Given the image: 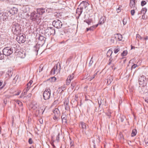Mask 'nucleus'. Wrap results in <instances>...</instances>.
<instances>
[{
  "instance_id": "1",
  "label": "nucleus",
  "mask_w": 148,
  "mask_h": 148,
  "mask_svg": "<svg viewBox=\"0 0 148 148\" xmlns=\"http://www.w3.org/2000/svg\"><path fill=\"white\" fill-rule=\"evenodd\" d=\"M12 27V31L14 34L17 35L21 34V27L19 24L15 22H13Z\"/></svg>"
},
{
  "instance_id": "2",
  "label": "nucleus",
  "mask_w": 148,
  "mask_h": 148,
  "mask_svg": "<svg viewBox=\"0 0 148 148\" xmlns=\"http://www.w3.org/2000/svg\"><path fill=\"white\" fill-rule=\"evenodd\" d=\"M61 66L60 63L58 62L57 64H56L53 68L52 69L51 71V74L54 75L55 74H57L60 73V71Z\"/></svg>"
},
{
  "instance_id": "3",
  "label": "nucleus",
  "mask_w": 148,
  "mask_h": 148,
  "mask_svg": "<svg viewBox=\"0 0 148 148\" xmlns=\"http://www.w3.org/2000/svg\"><path fill=\"white\" fill-rule=\"evenodd\" d=\"M138 81L140 85L143 87V89H146V88L145 86L147 84V82L146 77L143 75L139 77Z\"/></svg>"
},
{
  "instance_id": "4",
  "label": "nucleus",
  "mask_w": 148,
  "mask_h": 148,
  "mask_svg": "<svg viewBox=\"0 0 148 148\" xmlns=\"http://www.w3.org/2000/svg\"><path fill=\"white\" fill-rule=\"evenodd\" d=\"M35 11L32 12L30 14V19L33 21H38L40 20V16Z\"/></svg>"
},
{
  "instance_id": "5",
  "label": "nucleus",
  "mask_w": 148,
  "mask_h": 148,
  "mask_svg": "<svg viewBox=\"0 0 148 148\" xmlns=\"http://www.w3.org/2000/svg\"><path fill=\"white\" fill-rule=\"evenodd\" d=\"M51 10V9L44 8H38L36 9L37 13L41 15H43L45 13L47 12L49 13Z\"/></svg>"
},
{
  "instance_id": "6",
  "label": "nucleus",
  "mask_w": 148,
  "mask_h": 148,
  "mask_svg": "<svg viewBox=\"0 0 148 148\" xmlns=\"http://www.w3.org/2000/svg\"><path fill=\"white\" fill-rule=\"evenodd\" d=\"M13 52V49L10 47H6L3 50V55L5 56H9L12 54Z\"/></svg>"
},
{
  "instance_id": "7",
  "label": "nucleus",
  "mask_w": 148,
  "mask_h": 148,
  "mask_svg": "<svg viewBox=\"0 0 148 148\" xmlns=\"http://www.w3.org/2000/svg\"><path fill=\"white\" fill-rule=\"evenodd\" d=\"M44 99L45 100L49 99L51 96V90L49 88L46 89L43 93Z\"/></svg>"
},
{
  "instance_id": "8",
  "label": "nucleus",
  "mask_w": 148,
  "mask_h": 148,
  "mask_svg": "<svg viewBox=\"0 0 148 148\" xmlns=\"http://www.w3.org/2000/svg\"><path fill=\"white\" fill-rule=\"evenodd\" d=\"M113 53V51L111 49H109L107 53V56L108 57H110L109 61H110V63L112 61H115L117 57V56H116L114 57L113 58L112 56V55Z\"/></svg>"
},
{
  "instance_id": "9",
  "label": "nucleus",
  "mask_w": 148,
  "mask_h": 148,
  "mask_svg": "<svg viewBox=\"0 0 148 148\" xmlns=\"http://www.w3.org/2000/svg\"><path fill=\"white\" fill-rule=\"evenodd\" d=\"M19 34L16 38L17 41L19 43H24L25 41V37L24 35L21 34Z\"/></svg>"
},
{
  "instance_id": "10",
  "label": "nucleus",
  "mask_w": 148,
  "mask_h": 148,
  "mask_svg": "<svg viewBox=\"0 0 148 148\" xmlns=\"http://www.w3.org/2000/svg\"><path fill=\"white\" fill-rule=\"evenodd\" d=\"M52 25L55 27L59 29L61 27L62 25V23L59 20H56L53 21Z\"/></svg>"
},
{
  "instance_id": "11",
  "label": "nucleus",
  "mask_w": 148,
  "mask_h": 148,
  "mask_svg": "<svg viewBox=\"0 0 148 148\" xmlns=\"http://www.w3.org/2000/svg\"><path fill=\"white\" fill-rule=\"evenodd\" d=\"M53 112L54 114V116L53 119L55 120H57L59 118L60 115V113L58 108H55L53 110Z\"/></svg>"
},
{
  "instance_id": "12",
  "label": "nucleus",
  "mask_w": 148,
  "mask_h": 148,
  "mask_svg": "<svg viewBox=\"0 0 148 148\" xmlns=\"http://www.w3.org/2000/svg\"><path fill=\"white\" fill-rule=\"evenodd\" d=\"M46 32L48 33V35H54L55 34V30L53 27H48L46 29Z\"/></svg>"
},
{
  "instance_id": "13",
  "label": "nucleus",
  "mask_w": 148,
  "mask_h": 148,
  "mask_svg": "<svg viewBox=\"0 0 148 148\" xmlns=\"http://www.w3.org/2000/svg\"><path fill=\"white\" fill-rule=\"evenodd\" d=\"M74 75L73 73L67 77L66 82V84L67 85H69L71 80H72L74 78Z\"/></svg>"
},
{
  "instance_id": "14",
  "label": "nucleus",
  "mask_w": 148,
  "mask_h": 148,
  "mask_svg": "<svg viewBox=\"0 0 148 148\" xmlns=\"http://www.w3.org/2000/svg\"><path fill=\"white\" fill-rule=\"evenodd\" d=\"M89 5V4L88 2L86 1H83L80 3L79 6L81 7L83 9L86 8Z\"/></svg>"
},
{
  "instance_id": "15",
  "label": "nucleus",
  "mask_w": 148,
  "mask_h": 148,
  "mask_svg": "<svg viewBox=\"0 0 148 148\" xmlns=\"http://www.w3.org/2000/svg\"><path fill=\"white\" fill-rule=\"evenodd\" d=\"M18 9L15 7H13L9 11V12L12 15H13L17 13Z\"/></svg>"
},
{
  "instance_id": "16",
  "label": "nucleus",
  "mask_w": 148,
  "mask_h": 148,
  "mask_svg": "<svg viewBox=\"0 0 148 148\" xmlns=\"http://www.w3.org/2000/svg\"><path fill=\"white\" fill-rule=\"evenodd\" d=\"M114 37L116 40L119 41L121 40L123 38L122 36L120 34H114Z\"/></svg>"
},
{
  "instance_id": "17",
  "label": "nucleus",
  "mask_w": 148,
  "mask_h": 148,
  "mask_svg": "<svg viewBox=\"0 0 148 148\" xmlns=\"http://www.w3.org/2000/svg\"><path fill=\"white\" fill-rule=\"evenodd\" d=\"M81 126L83 131L85 133V131L86 128V123L83 122H81L79 124V126Z\"/></svg>"
},
{
  "instance_id": "18",
  "label": "nucleus",
  "mask_w": 148,
  "mask_h": 148,
  "mask_svg": "<svg viewBox=\"0 0 148 148\" xmlns=\"http://www.w3.org/2000/svg\"><path fill=\"white\" fill-rule=\"evenodd\" d=\"M83 9L82 8L79 6L78 8L77 9L76 11V13L79 16L82 14L83 12Z\"/></svg>"
},
{
  "instance_id": "19",
  "label": "nucleus",
  "mask_w": 148,
  "mask_h": 148,
  "mask_svg": "<svg viewBox=\"0 0 148 148\" xmlns=\"http://www.w3.org/2000/svg\"><path fill=\"white\" fill-rule=\"evenodd\" d=\"M64 103L65 106V109L66 110H68L69 109V106H68V101L67 99L65 100L64 101Z\"/></svg>"
},
{
  "instance_id": "20",
  "label": "nucleus",
  "mask_w": 148,
  "mask_h": 148,
  "mask_svg": "<svg viewBox=\"0 0 148 148\" xmlns=\"http://www.w3.org/2000/svg\"><path fill=\"white\" fill-rule=\"evenodd\" d=\"M66 88V86L65 85H64L58 88V92L61 93L62 91L64 90Z\"/></svg>"
},
{
  "instance_id": "21",
  "label": "nucleus",
  "mask_w": 148,
  "mask_h": 148,
  "mask_svg": "<svg viewBox=\"0 0 148 148\" xmlns=\"http://www.w3.org/2000/svg\"><path fill=\"white\" fill-rule=\"evenodd\" d=\"M106 18L105 16H103L101 17L100 19L99 22V24H103L106 20Z\"/></svg>"
},
{
  "instance_id": "22",
  "label": "nucleus",
  "mask_w": 148,
  "mask_h": 148,
  "mask_svg": "<svg viewBox=\"0 0 148 148\" xmlns=\"http://www.w3.org/2000/svg\"><path fill=\"white\" fill-rule=\"evenodd\" d=\"M113 80V77L112 76H110L107 79V84L110 85Z\"/></svg>"
},
{
  "instance_id": "23",
  "label": "nucleus",
  "mask_w": 148,
  "mask_h": 148,
  "mask_svg": "<svg viewBox=\"0 0 148 148\" xmlns=\"http://www.w3.org/2000/svg\"><path fill=\"white\" fill-rule=\"evenodd\" d=\"M135 0H130V6L131 8H134L135 6Z\"/></svg>"
},
{
  "instance_id": "24",
  "label": "nucleus",
  "mask_w": 148,
  "mask_h": 148,
  "mask_svg": "<svg viewBox=\"0 0 148 148\" xmlns=\"http://www.w3.org/2000/svg\"><path fill=\"white\" fill-rule=\"evenodd\" d=\"M77 84V82L75 81L73 82L71 84V86L70 88L73 90L74 87Z\"/></svg>"
},
{
  "instance_id": "25",
  "label": "nucleus",
  "mask_w": 148,
  "mask_h": 148,
  "mask_svg": "<svg viewBox=\"0 0 148 148\" xmlns=\"http://www.w3.org/2000/svg\"><path fill=\"white\" fill-rule=\"evenodd\" d=\"M147 11V9L146 8H143L142 9L141 11L140 12V14H142L143 15H145Z\"/></svg>"
},
{
  "instance_id": "26",
  "label": "nucleus",
  "mask_w": 148,
  "mask_h": 148,
  "mask_svg": "<svg viewBox=\"0 0 148 148\" xmlns=\"http://www.w3.org/2000/svg\"><path fill=\"white\" fill-rule=\"evenodd\" d=\"M92 20L91 18H88L87 19H85L84 21V22H86L88 25H89L92 22Z\"/></svg>"
},
{
  "instance_id": "27",
  "label": "nucleus",
  "mask_w": 148,
  "mask_h": 148,
  "mask_svg": "<svg viewBox=\"0 0 148 148\" xmlns=\"http://www.w3.org/2000/svg\"><path fill=\"white\" fill-rule=\"evenodd\" d=\"M137 133V130L136 129H133L131 134L132 136H135Z\"/></svg>"
},
{
  "instance_id": "28",
  "label": "nucleus",
  "mask_w": 148,
  "mask_h": 148,
  "mask_svg": "<svg viewBox=\"0 0 148 148\" xmlns=\"http://www.w3.org/2000/svg\"><path fill=\"white\" fill-rule=\"evenodd\" d=\"M62 121L63 122H66V117L65 115H62L61 116Z\"/></svg>"
},
{
  "instance_id": "29",
  "label": "nucleus",
  "mask_w": 148,
  "mask_h": 148,
  "mask_svg": "<svg viewBox=\"0 0 148 148\" xmlns=\"http://www.w3.org/2000/svg\"><path fill=\"white\" fill-rule=\"evenodd\" d=\"M97 72L95 74L93 75V76H92V77H90L89 78H88V80H89V81H90L92 79H93L96 76V75H97Z\"/></svg>"
},
{
  "instance_id": "30",
  "label": "nucleus",
  "mask_w": 148,
  "mask_h": 148,
  "mask_svg": "<svg viewBox=\"0 0 148 148\" xmlns=\"http://www.w3.org/2000/svg\"><path fill=\"white\" fill-rule=\"evenodd\" d=\"M120 50V48L119 47L117 46V47L114 49V53H116Z\"/></svg>"
},
{
  "instance_id": "31",
  "label": "nucleus",
  "mask_w": 148,
  "mask_h": 148,
  "mask_svg": "<svg viewBox=\"0 0 148 148\" xmlns=\"http://www.w3.org/2000/svg\"><path fill=\"white\" fill-rule=\"evenodd\" d=\"M95 29V26H92L89 28H87L86 30L87 31L90 30L91 31H93Z\"/></svg>"
},
{
  "instance_id": "32",
  "label": "nucleus",
  "mask_w": 148,
  "mask_h": 148,
  "mask_svg": "<svg viewBox=\"0 0 148 148\" xmlns=\"http://www.w3.org/2000/svg\"><path fill=\"white\" fill-rule=\"evenodd\" d=\"M127 50L124 51L121 54V56L122 57H123L126 56L127 54Z\"/></svg>"
},
{
  "instance_id": "33",
  "label": "nucleus",
  "mask_w": 148,
  "mask_h": 148,
  "mask_svg": "<svg viewBox=\"0 0 148 148\" xmlns=\"http://www.w3.org/2000/svg\"><path fill=\"white\" fill-rule=\"evenodd\" d=\"M45 37L42 36H40L38 38V39L41 41H43Z\"/></svg>"
},
{
  "instance_id": "34",
  "label": "nucleus",
  "mask_w": 148,
  "mask_h": 148,
  "mask_svg": "<svg viewBox=\"0 0 148 148\" xmlns=\"http://www.w3.org/2000/svg\"><path fill=\"white\" fill-rule=\"evenodd\" d=\"M33 81L32 80H30L29 82L27 84V87L30 88L31 85Z\"/></svg>"
},
{
  "instance_id": "35",
  "label": "nucleus",
  "mask_w": 148,
  "mask_h": 148,
  "mask_svg": "<svg viewBox=\"0 0 148 148\" xmlns=\"http://www.w3.org/2000/svg\"><path fill=\"white\" fill-rule=\"evenodd\" d=\"M136 38L138 41H139L140 39H142V37L138 34H137L136 35Z\"/></svg>"
},
{
  "instance_id": "36",
  "label": "nucleus",
  "mask_w": 148,
  "mask_h": 148,
  "mask_svg": "<svg viewBox=\"0 0 148 148\" xmlns=\"http://www.w3.org/2000/svg\"><path fill=\"white\" fill-rule=\"evenodd\" d=\"M39 47L38 45H36L34 47V50L36 51H38V50Z\"/></svg>"
},
{
  "instance_id": "37",
  "label": "nucleus",
  "mask_w": 148,
  "mask_h": 148,
  "mask_svg": "<svg viewBox=\"0 0 148 148\" xmlns=\"http://www.w3.org/2000/svg\"><path fill=\"white\" fill-rule=\"evenodd\" d=\"M122 7V6L121 5H119V7L118 8L116 9V11L117 12L119 13L121 11V8Z\"/></svg>"
},
{
  "instance_id": "38",
  "label": "nucleus",
  "mask_w": 148,
  "mask_h": 148,
  "mask_svg": "<svg viewBox=\"0 0 148 148\" xmlns=\"http://www.w3.org/2000/svg\"><path fill=\"white\" fill-rule=\"evenodd\" d=\"M19 54L20 55H21V58H24L25 56V53H24L23 54L22 53H21V52H20L19 53Z\"/></svg>"
},
{
  "instance_id": "39",
  "label": "nucleus",
  "mask_w": 148,
  "mask_h": 148,
  "mask_svg": "<svg viewBox=\"0 0 148 148\" xmlns=\"http://www.w3.org/2000/svg\"><path fill=\"white\" fill-rule=\"evenodd\" d=\"M138 66L136 64H134L132 66L131 68V70H132L133 69H134L137 67Z\"/></svg>"
},
{
  "instance_id": "40",
  "label": "nucleus",
  "mask_w": 148,
  "mask_h": 148,
  "mask_svg": "<svg viewBox=\"0 0 148 148\" xmlns=\"http://www.w3.org/2000/svg\"><path fill=\"white\" fill-rule=\"evenodd\" d=\"M16 103L20 106H21L22 105V103L20 101L17 100L16 101Z\"/></svg>"
},
{
  "instance_id": "41",
  "label": "nucleus",
  "mask_w": 148,
  "mask_h": 148,
  "mask_svg": "<svg viewBox=\"0 0 148 148\" xmlns=\"http://www.w3.org/2000/svg\"><path fill=\"white\" fill-rule=\"evenodd\" d=\"M60 135V133H58L56 137V140L57 141H58V142H59V140Z\"/></svg>"
},
{
  "instance_id": "42",
  "label": "nucleus",
  "mask_w": 148,
  "mask_h": 148,
  "mask_svg": "<svg viewBox=\"0 0 148 148\" xmlns=\"http://www.w3.org/2000/svg\"><path fill=\"white\" fill-rule=\"evenodd\" d=\"M3 54L1 53L0 52V60L3 59Z\"/></svg>"
},
{
  "instance_id": "43",
  "label": "nucleus",
  "mask_w": 148,
  "mask_h": 148,
  "mask_svg": "<svg viewBox=\"0 0 148 148\" xmlns=\"http://www.w3.org/2000/svg\"><path fill=\"white\" fill-rule=\"evenodd\" d=\"M127 20L126 19L124 18L123 21V24L124 25L126 24Z\"/></svg>"
},
{
  "instance_id": "44",
  "label": "nucleus",
  "mask_w": 148,
  "mask_h": 148,
  "mask_svg": "<svg viewBox=\"0 0 148 148\" xmlns=\"http://www.w3.org/2000/svg\"><path fill=\"white\" fill-rule=\"evenodd\" d=\"M146 3V2L145 1H141V5L142 6H143Z\"/></svg>"
},
{
  "instance_id": "45",
  "label": "nucleus",
  "mask_w": 148,
  "mask_h": 148,
  "mask_svg": "<svg viewBox=\"0 0 148 148\" xmlns=\"http://www.w3.org/2000/svg\"><path fill=\"white\" fill-rule=\"evenodd\" d=\"M12 72V71L11 70H9L8 71V74L9 76H11L12 75V74L11 73Z\"/></svg>"
},
{
  "instance_id": "46",
  "label": "nucleus",
  "mask_w": 148,
  "mask_h": 148,
  "mask_svg": "<svg viewBox=\"0 0 148 148\" xmlns=\"http://www.w3.org/2000/svg\"><path fill=\"white\" fill-rule=\"evenodd\" d=\"M28 142L30 144H32L33 143L32 139L31 138H29L28 140Z\"/></svg>"
},
{
  "instance_id": "47",
  "label": "nucleus",
  "mask_w": 148,
  "mask_h": 148,
  "mask_svg": "<svg viewBox=\"0 0 148 148\" xmlns=\"http://www.w3.org/2000/svg\"><path fill=\"white\" fill-rule=\"evenodd\" d=\"M135 11L134 10H132L131 11V15L133 16L134 15Z\"/></svg>"
},
{
  "instance_id": "48",
  "label": "nucleus",
  "mask_w": 148,
  "mask_h": 148,
  "mask_svg": "<svg viewBox=\"0 0 148 148\" xmlns=\"http://www.w3.org/2000/svg\"><path fill=\"white\" fill-rule=\"evenodd\" d=\"M30 88H29L27 87V88H26L24 90V93L25 94V93H27V92L29 90V89H30Z\"/></svg>"
},
{
  "instance_id": "49",
  "label": "nucleus",
  "mask_w": 148,
  "mask_h": 148,
  "mask_svg": "<svg viewBox=\"0 0 148 148\" xmlns=\"http://www.w3.org/2000/svg\"><path fill=\"white\" fill-rule=\"evenodd\" d=\"M42 69H43V67H42V66L41 65H40V66L39 69V72H40L41 71H42Z\"/></svg>"
},
{
  "instance_id": "50",
  "label": "nucleus",
  "mask_w": 148,
  "mask_h": 148,
  "mask_svg": "<svg viewBox=\"0 0 148 148\" xmlns=\"http://www.w3.org/2000/svg\"><path fill=\"white\" fill-rule=\"evenodd\" d=\"M21 91H19L17 93H16V94H14V95H19L20 93H21Z\"/></svg>"
},
{
  "instance_id": "51",
  "label": "nucleus",
  "mask_w": 148,
  "mask_h": 148,
  "mask_svg": "<svg viewBox=\"0 0 148 148\" xmlns=\"http://www.w3.org/2000/svg\"><path fill=\"white\" fill-rule=\"evenodd\" d=\"M32 95V94L31 93H30L27 95V97H28L29 98L30 97H31Z\"/></svg>"
},
{
  "instance_id": "52",
  "label": "nucleus",
  "mask_w": 148,
  "mask_h": 148,
  "mask_svg": "<svg viewBox=\"0 0 148 148\" xmlns=\"http://www.w3.org/2000/svg\"><path fill=\"white\" fill-rule=\"evenodd\" d=\"M4 103L5 105L7 103V101L6 99H4L3 100Z\"/></svg>"
},
{
  "instance_id": "53",
  "label": "nucleus",
  "mask_w": 148,
  "mask_h": 148,
  "mask_svg": "<svg viewBox=\"0 0 148 148\" xmlns=\"http://www.w3.org/2000/svg\"><path fill=\"white\" fill-rule=\"evenodd\" d=\"M70 145L71 146V148H72L73 146V143L71 142L70 143Z\"/></svg>"
},
{
  "instance_id": "54",
  "label": "nucleus",
  "mask_w": 148,
  "mask_h": 148,
  "mask_svg": "<svg viewBox=\"0 0 148 148\" xmlns=\"http://www.w3.org/2000/svg\"><path fill=\"white\" fill-rule=\"evenodd\" d=\"M144 39L145 40H148V36H146L144 38Z\"/></svg>"
},
{
  "instance_id": "55",
  "label": "nucleus",
  "mask_w": 148,
  "mask_h": 148,
  "mask_svg": "<svg viewBox=\"0 0 148 148\" xmlns=\"http://www.w3.org/2000/svg\"><path fill=\"white\" fill-rule=\"evenodd\" d=\"M18 76H16L15 77L14 79H13V81L14 82V80H16V79H17V78H18Z\"/></svg>"
},
{
  "instance_id": "56",
  "label": "nucleus",
  "mask_w": 148,
  "mask_h": 148,
  "mask_svg": "<svg viewBox=\"0 0 148 148\" xmlns=\"http://www.w3.org/2000/svg\"><path fill=\"white\" fill-rule=\"evenodd\" d=\"M51 145H52V146L53 147V148H55L56 147L54 145L53 143H51Z\"/></svg>"
},
{
  "instance_id": "57",
  "label": "nucleus",
  "mask_w": 148,
  "mask_h": 148,
  "mask_svg": "<svg viewBox=\"0 0 148 148\" xmlns=\"http://www.w3.org/2000/svg\"><path fill=\"white\" fill-rule=\"evenodd\" d=\"M44 110H43V109H42V110H41L42 114H43V113L44 112V110H45V107H44Z\"/></svg>"
},
{
  "instance_id": "58",
  "label": "nucleus",
  "mask_w": 148,
  "mask_h": 148,
  "mask_svg": "<svg viewBox=\"0 0 148 148\" xmlns=\"http://www.w3.org/2000/svg\"><path fill=\"white\" fill-rule=\"evenodd\" d=\"M52 79H53L54 81L56 80V78L55 77H53L52 78Z\"/></svg>"
},
{
  "instance_id": "59",
  "label": "nucleus",
  "mask_w": 148,
  "mask_h": 148,
  "mask_svg": "<svg viewBox=\"0 0 148 148\" xmlns=\"http://www.w3.org/2000/svg\"><path fill=\"white\" fill-rule=\"evenodd\" d=\"M124 119L122 117L121 118V122H123V121Z\"/></svg>"
},
{
  "instance_id": "60",
  "label": "nucleus",
  "mask_w": 148,
  "mask_h": 148,
  "mask_svg": "<svg viewBox=\"0 0 148 148\" xmlns=\"http://www.w3.org/2000/svg\"><path fill=\"white\" fill-rule=\"evenodd\" d=\"M2 83H3V82L2 81H0V86H1L2 84Z\"/></svg>"
},
{
  "instance_id": "61",
  "label": "nucleus",
  "mask_w": 148,
  "mask_h": 148,
  "mask_svg": "<svg viewBox=\"0 0 148 148\" xmlns=\"http://www.w3.org/2000/svg\"><path fill=\"white\" fill-rule=\"evenodd\" d=\"M98 102L99 104V107H100L101 104V101L100 102H99V101H98Z\"/></svg>"
},
{
  "instance_id": "62",
  "label": "nucleus",
  "mask_w": 148,
  "mask_h": 148,
  "mask_svg": "<svg viewBox=\"0 0 148 148\" xmlns=\"http://www.w3.org/2000/svg\"><path fill=\"white\" fill-rule=\"evenodd\" d=\"M145 101L146 102L148 103V99H145Z\"/></svg>"
},
{
  "instance_id": "63",
  "label": "nucleus",
  "mask_w": 148,
  "mask_h": 148,
  "mask_svg": "<svg viewBox=\"0 0 148 148\" xmlns=\"http://www.w3.org/2000/svg\"><path fill=\"white\" fill-rule=\"evenodd\" d=\"M144 92H148L147 90H145V91H144Z\"/></svg>"
},
{
  "instance_id": "64",
  "label": "nucleus",
  "mask_w": 148,
  "mask_h": 148,
  "mask_svg": "<svg viewBox=\"0 0 148 148\" xmlns=\"http://www.w3.org/2000/svg\"><path fill=\"white\" fill-rule=\"evenodd\" d=\"M3 86H2V87H0V90L2 89L3 88Z\"/></svg>"
}]
</instances>
